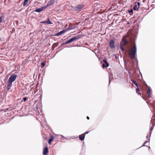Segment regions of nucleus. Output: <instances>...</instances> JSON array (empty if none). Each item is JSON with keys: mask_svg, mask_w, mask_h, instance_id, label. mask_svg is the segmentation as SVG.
Here are the masks:
<instances>
[{"mask_svg": "<svg viewBox=\"0 0 155 155\" xmlns=\"http://www.w3.org/2000/svg\"><path fill=\"white\" fill-rule=\"evenodd\" d=\"M133 47L130 50L129 55L130 58L132 59L135 58V55L137 51L135 43L134 44Z\"/></svg>", "mask_w": 155, "mask_h": 155, "instance_id": "f257e3e1", "label": "nucleus"}, {"mask_svg": "<svg viewBox=\"0 0 155 155\" xmlns=\"http://www.w3.org/2000/svg\"><path fill=\"white\" fill-rule=\"evenodd\" d=\"M128 43V42L126 40L125 37H124L121 40L120 45L125 46Z\"/></svg>", "mask_w": 155, "mask_h": 155, "instance_id": "f03ea898", "label": "nucleus"}, {"mask_svg": "<svg viewBox=\"0 0 155 155\" xmlns=\"http://www.w3.org/2000/svg\"><path fill=\"white\" fill-rule=\"evenodd\" d=\"M17 77V75L16 74H13L9 77L8 81L13 82L15 80Z\"/></svg>", "mask_w": 155, "mask_h": 155, "instance_id": "7ed1b4c3", "label": "nucleus"}, {"mask_svg": "<svg viewBox=\"0 0 155 155\" xmlns=\"http://www.w3.org/2000/svg\"><path fill=\"white\" fill-rule=\"evenodd\" d=\"M84 7V5H79L74 8V10L76 11L81 10Z\"/></svg>", "mask_w": 155, "mask_h": 155, "instance_id": "20e7f679", "label": "nucleus"}, {"mask_svg": "<svg viewBox=\"0 0 155 155\" xmlns=\"http://www.w3.org/2000/svg\"><path fill=\"white\" fill-rule=\"evenodd\" d=\"M46 8V7L43 6L41 8H38L35 10V11L39 12L41 11H43Z\"/></svg>", "mask_w": 155, "mask_h": 155, "instance_id": "39448f33", "label": "nucleus"}, {"mask_svg": "<svg viewBox=\"0 0 155 155\" xmlns=\"http://www.w3.org/2000/svg\"><path fill=\"white\" fill-rule=\"evenodd\" d=\"M140 3L139 2H137V5H135L133 7V9L134 10H137L139 8Z\"/></svg>", "mask_w": 155, "mask_h": 155, "instance_id": "423d86ee", "label": "nucleus"}, {"mask_svg": "<svg viewBox=\"0 0 155 155\" xmlns=\"http://www.w3.org/2000/svg\"><path fill=\"white\" fill-rule=\"evenodd\" d=\"M54 0H51L48 1L47 5L45 6L47 8L48 6L52 5L54 3Z\"/></svg>", "mask_w": 155, "mask_h": 155, "instance_id": "0eeeda50", "label": "nucleus"}, {"mask_svg": "<svg viewBox=\"0 0 155 155\" xmlns=\"http://www.w3.org/2000/svg\"><path fill=\"white\" fill-rule=\"evenodd\" d=\"M109 45L111 48H113L114 47V40H110L109 43Z\"/></svg>", "mask_w": 155, "mask_h": 155, "instance_id": "6e6552de", "label": "nucleus"}, {"mask_svg": "<svg viewBox=\"0 0 155 155\" xmlns=\"http://www.w3.org/2000/svg\"><path fill=\"white\" fill-rule=\"evenodd\" d=\"M147 94H148L147 97L150 98L151 97V94L150 87H148V89L147 91Z\"/></svg>", "mask_w": 155, "mask_h": 155, "instance_id": "1a4fd4ad", "label": "nucleus"}, {"mask_svg": "<svg viewBox=\"0 0 155 155\" xmlns=\"http://www.w3.org/2000/svg\"><path fill=\"white\" fill-rule=\"evenodd\" d=\"M48 149L47 147H45L44 148L43 155H45L47 154L48 152Z\"/></svg>", "mask_w": 155, "mask_h": 155, "instance_id": "9d476101", "label": "nucleus"}, {"mask_svg": "<svg viewBox=\"0 0 155 155\" xmlns=\"http://www.w3.org/2000/svg\"><path fill=\"white\" fill-rule=\"evenodd\" d=\"M81 35H78L77 36H75V37L72 38V39H73V41H75L76 40H78L81 38Z\"/></svg>", "mask_w": 155, "mask_h": 155, "instance_id": "9b49d317", "label": "nucleus"}, {"mask_svg": "<svg viewBox=\"0 0 155 155\" xmlns=\"http://www.w3.org/2000/svg\"><path fill=\"white\" fill-rule=\"evenodd\" d=\"M85 136L83 134L79 136V138L80 140L81 141L83 140L84 139Z\"/></svg>", "mask_w": 155, "mask_h": 155, "instance_id": "f8f14e48", "label": "nucleus"}, {"mask_svg": "<svg viewBox=\"0 0 155 155\" xmlns=\"http://www.w3.org/2000/svg\"><path fill=\"white\" fill-rule=\"evenodd\" d=\"M66 31H67V30H62V31H61L59 32H58L56 34V35L57 36H59V35H61V34L64 33Z\"/></svg>", "mask_w": 155, "mask_h": 155, "instance_id": "ddd939ff", "label": "nucleus"}, {"mask_svg": "<svg viewBox=\"0 0 155 155\" xmlns=\"http://www.w3.org/2000/svg\"><path fill=\"white\" fill-rule=\"evenodd\" d=\"M54 137L53 136H51V138L49 139L48 141V143L51 144L52 142L54 141Z\"/></svg>", "mask_w": 155, "mask_h": 155, "instance_id": "4468645a", "label": "nucleus"}, {"mask_svg": "<svg viewBox=\"0 0 155 155\" xmlns=\"http://www.w3.org/2000/svg\"><path fill=\"white\" fill-rule=\"evenodd\" d=\"M103 61L106 64V67H107L109 66V63L107 62L106 59H105L103 60Z\"/></svg>", "mask_w": 155, "mask_h": 155, "instance_id": "2eb2a0df", "label": "nucleus"}, {"mask_svg": "<svg viewBox=\"0 0 155 155\" xmlns=\"http://www.w3.org/2000/svg\"><path fill=\"white\" fill-rule=\"evenodd\" d=\"M29 0H24L23 5L24 6H25L27 5L28 2Z\"/></svg>", "mask_w": 155, "mask_h": 155, "instance_id": "dca6fc26", "label": "nucleus"}, {"mask_svg": "<svg viewBox=\"0 0 155 155\" xmlns=\"http://www.w3.org/2000/svg\"><path fill=\"white\" fill-rule=\"evenodd\" d=\"M136 91L137 93L139 95L141 94V93H140V89L138 87H137V88L136 89Z\"/></svg>", "mask_w": 155, "mask_h": 155, "instance_id": "f3484780", "label": "nucleus"}, {"mask_svg": "<svg viewBox=\"0 0 155 155\" xmlns=\"http://www.w3.org/2000/svg\"><path fill=\"white\" fill-rule=\"evenodd\" d=\"M47 24H52L53 23L50 20L49 18H48L47 20Z\"/></svg>", "mask_w": 155, "mask_h": 155, "instance_id": "a211bd4d", "label": "nucleus"}, {"mask_svg": "<svg viewBox=\"0 0 155 155\" xmlns=\"http://www.w3.org/2000/svg\"><path fill=\"white\" fill-rule=\"evenodd\" d=\"M72 41H73V39L71 38L68 40L65 43L66 44H68Z\"/></svg>", "mask_w": 155, "mask_h": 155, "instance_id": "6ab92c4d", "label": "nucleus"}, {"mask_svg": "<svg viewBox=\"0 0 155 155\" xmlns=\"http://www.w3.org/2000/svg\"><path fill=\"white\" fill-rule=\"evenodd\" d=\"M70 26V24L69 25V26ZM74 28H75L74 26L73 27H72V28H71L70 26H69L67 28V29H65V30H67V31L68 30H71V29H74Z\"/></svg>", "mask_w": 155, "mask_h": 155, "instance_id": "aec40b11", "label": "nucleus"}, {"mask_svg": "<svg viewBox=\"0 0 155 155\" xmlns=\"http://www.w3.org/2000/svg\"><path fill=\"white\" fill-rule=\"evenodd\" d=\"M131 81L136 86L138 87V85L136 81L133 80H132Z\"/></svg>", "mask_w": 155, "mask_h": 155, "instance_id": "412c9836", "label": "nucleus"}, {"mask_svg": "<svg viewBox=\"0 0 155 155\" xmlns=\"http://www.w3.org/2000/svg\"><path fill=\"white\" fill-rule=\"evenodd\" d=\"M12 82L8 81V82L7 85L11 87L12 85Z\"/></svg>", "mask_w": 155, "mask_h": 155, "instance_id": "4be33fe9", "label": "nucleus"}, {"mask_svg": "<svg viewBox=\"0 0 155 155\" xmlns=\"http://www.w3.org/2000/svg\"><path fill=\"white\" fill-rule=\"evenodd\" d=\"M123 47L124 46L120 45V49L121 50L123 51H124V49Z\"/></svg>", "mask_w": 155, "mask_h": 155, "instance_id": "5701e85b", "label": "nucleus"}, {"mask_svg": "<svg viewBox=\"0 0 155 155\" xmlns=\"http://www.w3.org/2000/svg\"><path fill=\"white\" fill-rule=\"evenodd\" d=\"M153 127H150V130H149L150 131V132H149L150 133V135H151V132H152V130H153Z\"/></svg>", "mask_w": 155, "mask_h": 155, "instance_id": "b1692460", "label": "nucleus"}, {"mask_svg": "<svg viewBox=\"0 0 155 155\" xmlns=\"http://www.w3.org/2000/svg\"><path fill=\"white\" fill-rule=\"evenodd\" d=\"M41 65L43 67H44L45 66V63L44 62H42L41 63Z\"/></svg>", "mask_w": 155, "mask_h": 155, "instance_id": "393cba45", "label": "nucleus"}, {"mask_svg": "<svg viewBox=\"0 0 155 155\" xmlns=\"http://www.w3.org/2000/svg\"><path fill=\"white\" fill-rule=\"evenodd\" d=\"M41 23H42L47 24V20L42 21Z\"/></svg>", "mask_w": 155, "mask_h": 155, "instance_id": "a878e982", "label": "nucleus"}, {"mask_svg": "<svg viewBox=\"0 0 155 155\" xmlns=\"http://www.w3.org/2000/svg\"><path fill=\"white\" fill-rule=\"evenodd\" d=\"M7 90L8 91L11 88V87H10V86H9L8 85H7Z\"/></svg>", "mask_w": 155, "mask_h": 155, "instance_id": "bb28decb", "label": "nucleus"}, {"mask_svg": "<svg viewBox=\"0 0 155 155\" xmlns=\"http://www.w3.org/2000/svg\"><path fill=\"white\" fill-rule=\"evenodd\" d=\"M150 135L149 136L147 135L146 136V137L148 140H150Z\"/></svg>", "mask_w": 155, "mask_h": 155, "instance_id": "cd10ccee", "label": "nucleus"}, {"mask_svg": "<svg viewBox=\"0 0 155 155\" xmlns=\"http://www.w3.org/2000/svg\"><path fill=\"white\" fill-rule=\"evenodd\" d=\"M27 100V98L26 97H25L23 98V100H24V101H26Z\"/></svg>", "mask_w": 155, "mask_h": 155, "instance_id": "c85d7f7f", "label": "nucleus"}, {"mask_svg": "<svg viewBox=\"0 0 155 155\" xmlns=\"http://www.w3.org/2000/svg\"><path fill=\"white\" fill-rule=\"evenodd\" d=\"M129 13H133V10L132 9H131L129 11Z\"/></svg>", "mask_w": 155, "mask_h": 155, "instance_id": "c756f323", "label": "nucleus"}, {"mask_svg": "<svg viewBox=\"0 0 155 155\" xmlns=\"http://www.w3.org/2000/svg\"><path fill=\"white\" fill-rule=\"evenodd\" d=\"M2 22V18L0 16V24Z\"/></svg>", "mask_w": 155, "mask_h": 155, "instance_id": "7c9ffc66", "label": "nucleus"}, {"mask_svg": "<svg viewBox=\"0 0 155 155\" xmlns=\"http://www.w3.org/2000/svg\"><path fill=\"white\" fill-rule=\"evenodd\" d=\"M89 131L86 132H85V133H83V134H84V135H85L86 134H88V133H89Z\"/></svg>", "mask_w": 155, "mask_h": 155, "instance_id": "2f4dec72", "label": "nucleus"}, {"mask_svg": "<svg viewBox=\"0 0 155 155\" xmlns=\"http://www.w3.org/2000/svg\"><path fill=\"white\" fill-rule=\"evenodd\" d=\"M148 142V141H147V140L145 142V143H144V145H145V144H146Z\"/></svg>", "mask_w": 155, "mask_h": 155, "instance_id": "473e14b6", "label": "nucleus"}, {"mask_svg": "<svg viewBox=\"0 0 155 155\" xmlns=\"http://www.w3.org/2000/svg\"><path fill=\"white\" fill-rule=\"evenodd\" d=\"M87 119H88V120H89V117L88 116H87Z\"/></svg>", "mask_w": 155, "mask_h": 155, "instance_id": "72a5a7b5", "label": "nucleus"}, {"mask_svg": "<svg viewBox=\"0 0 155 155\" xmlns=\"http://www.w3.org/2000/svg\"><path fill=\"white\" fill-rule=\"evenodd\" d=\"M102 66H103V68H104V67H105V64H103V65H102Z\"/></svg>", "mask_w": 155, "mask_h": 155, "instance_id": "f704fd0d", "label": "nucleus"}, {"mask_svg": "<svg viewBox=\"0 0 155 155\" xmlns=\"http://www.w3.org/2000/svg\"><path fill=\"white\" fill-rule=\"evenodd\" d=\"M147 104H149V103H150L149 102V101H147Z\"/></svg>", "mask_w": 155, "mask_h": 155, "instance_id": "c9c22d12", "label": "nucleus"}, {"mask_svg": "<svg viewBox=\"0 0 155 155\" xmlns=\"http://www.w3.org/2000/svg\"><path fill=\"white\" fill-rule=\"evenodd\" d=\"M145 82H144V84L145 85H146L147 86V84H145Z\"/></svg>", "mask_w": 155, "mask_h": 155, "instance_id": "e433bc0d", "label": "nucleus"}, {"mask_svg": "<svg viewBox=\"0 0 155 155\" xmlns=\"http://www.w3.org/2000/svg\"><path fill=\"white\" fill-rule=\"evenodd\" d=\"M143 99L144 100H145V99L144 98V97H143Z\"/></svg>", "mask_w": 155, "mask_h": 155, "instance_id": "4c0bfd02", "label": "nucleus"}]
</instances>
